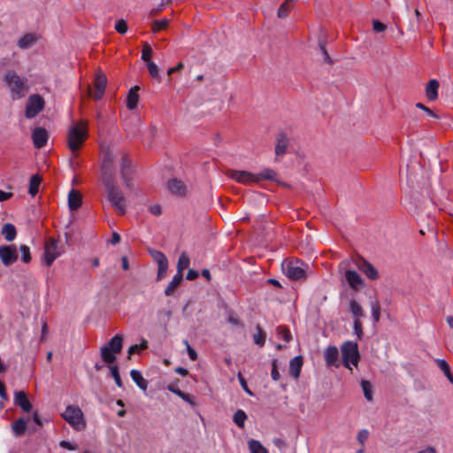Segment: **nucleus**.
Masks as SVG:
<instances>
[{
  "label": "nucleus",
  "mask_w": 453,
  "mask_h": 453,
  "mask_svg": "<svg viewBox=\"0 0 453 453\" xmlns=\"http://www.w3.org/2000/svg\"><path fill=\"white\" fill-rule=\"evenodd\" d=\"M88 137V123L86 120L81 119L73 121L67 132V144L69 150L74 156L76 152L81 148L84 142Z\"/></svg>",
  "instance_id": "1"
},
{
  "label": "nucleus",
  "mask_w": 453,
  "mask_h": 453,
  "mask_svg": "<svg viewBox=\"0 0 453 453\" xmlns=\"http://www.w3.org/2000/svg\"><path fill=\"white\" fill-rule=\"evenodd\" d=\"M4 81L10 90V96L13 101L25 97L29 91L27 78L19 76L12 70L7 71L4 73Z\"/></svg>",
  "instance_id": "2"
},
{
  "label": "nucleus",
  "mask_w": 453,
  "mask_h": 453,
  "mask_svg": "<svg viewBox=\"0 0 453 453\" xmlns=\"http://www.w3.org/2000/svg\"><path fill=\"white\" fill-rule=\"evenodd\" d=\"M107 190L108 200L111 206L121 215L126 213L127 203L123 192L118 187L116 180L103 181Z\"/></svg>",
  "instance_id": "3"
},
{
  "label": "nucleus",
  "mask_w": 453,
  "mask_h": 453,
  "mask_svg": "<svg viewBox=\"0 0 453 453\" xmlns=\"http://www.w3.org/2000/svg\"><path fill=\"white\" fill-rule=\"evenodd\" d=\"M62 418L75 430L82 431L86 427L83 412L75 405H68L61 414Z\"/></svg>",
  "instance_id": "4"
},
{
  "label": "nucleus",
  "mask_w": 453,
  "mask_h": 453,
  "mask_svg": "<svg viewBox=\"0 0 453 453\" xmlns=\"http://www.w3.org/2000/svg\"><path fill=\"white\" fill-rule=\"evenodd\" d=\"M343 365L352 370L351 365L357 367L360 359L358 346L356 342L347 341L341 347Z\"/></svg>",
  "instance_id": "5"
},
{
  "label": "nucleus",
  "mask_w": 453,
  "mask_h": 453,
  "mask_svg": "<svg viewBox=\"0 0 453 453\" xmlns=\"http://www.w3.org/2000/svg\"><path fill=\"white\" fill-rule=\"evenodd\" d=\"M63 252L64 249L59 241L53 237H49L44 242L43 263L47 266H50Z\"/></svg>",
  "instance_id": "6"
},
{
  "label": "nucleus",
  "mask_w": 453,
  "mask_h": 453,
  "mask_svg": "<svg viewBox=\"0 0 453 453\" xmlns=\"http://www.w3.org/2000/svg\"><path fill=\"white\" fill-rule=\"evenodd\" d=\"M308 268V265L300 260L288 261L283 264L285 274L294 280L306 279Z\"/></svg>",
  "instance_id": "7"
},
{
  "label": "nucleus",
  "mask_w": 453,
  "mask_h": 453,
  "mask_svg": "<svg viewBox=\"0 0 453 453\" xmlns=\"http://www.w3.org/2000/svg\"><path fill=\"white\" fill-rule=\"evenodd\" d=\"M45 101L38 94L31 95L27 102L25 115L27 119H33L44 108Z\"/></svg>",
  "instance_id": "8"
},
{
  "label": "nucleus",
  "mask_w": 453,
  "mask_h": 453,
  "mask_svg": "<svg viewBox=\"0 0 453 453\" xmlns=\"http://www.w3.org/2000/svg\"><path fill=\"white\" fill-rule=\"evenodd\" d=\"M349 265L348 261H342L340 264V269L344 271V277L349 286L355 291L361 289L365 286L364 280L354 270L346 269Z\"/></svg>",
  "instance_id": "9"
},
{
  "label": "nucleus",
  "mask_w": 453,
  "mask_h": 453,
  "mask_svg": "<svg viewBox=\"0 0 453 453\" xmlns=\"http://www.w3.org/2000/svg\"><path fill=\"white\" fill-rule=\"evenodd\" d=\"M103 152L104 158L101 166L102 181H105L107 179L109 180H113L115 179L113 174V153L110 148L104 149Z\"/></svg>",
  "instance_id": "10"
},
{
  "label": "nucleus",
  "mask_w": 453,
  "mask_h": 453,
  "mask_svg": "<svg viewBox=\"0 0 453 453\" xmlns=\"http://www.w3.org/2000/svg\"><path fill=\"white\" fill-rule=\"evenodd\" d=\"M226 175L230 179L243 185L257 183V179L255 177V173L248 171L227 170Z\"/></svg>",
  "instance_id": "11"
},
{
  "label": "nucleus",
  "mask_w": 453,
  "mask_h": 453,
  "mask_svg": "<svg viewBox=\"0 0 453 453\" xmlns=\"http://www.w3.org/2000/svg\"><path fill=\"white\" fill-rule=\"evenodd\" d=\"M0 259L5 266L15 263L18 259V250L14 245H4L0 247Z\"/></svg>",
  "instance_id": "12"
},
{
  "label": "nucleus",
  "mask_w": 453,
  "mask_h": 453,
  "mask_svg": "<svg viewBox=\"0 0 453 453\" xmlns=\"http://www.w3.org/2000/svg\"><path fill=\"white\" fill-rule=\"evenodd\" d=\"M355 265L370 280H377L379 273L376 268L366 260L358 258L355 260Z\"/></svg>",
  "instance_id": "13"
},
{
  "label": "nucleus",
  "mask_w": 453,
  "mask_h": 453,
  "mask_svg": "<svg viewBox=\"0 0 453 453\" xmlns=\"http://www.w3.org/2000/svg\"><path fill=\"white\" fill-rule=\"evenodd\" d=\"M106 84H107V78H106L105 74L102 72H98L96 73V76L95 79L96 92L93 95V96L96 100L101 99V97L103 96V95L104 93Z\"/></svg>",
  "instance_id": "14"
},
{
  "label": "nucleus",
  "mask_w": 453,
  "mask_h": 453,
  "mask_svg": "<svg viewBox=\"0 0 453 453\" xmlns=\"http://www.w3.org/2000/svg\"><path fill=\"white\" fill-rule=\"evenodd\" d=\"M34 145L40 149L46 145L48 141L47 131L42 127H36L32 134Z\"/></svg>",
  "instance_id": "15"
},
{
  "label": "nucleus",
  "mask_w": 453,
  "mask_h": 453,
  "mask_svg": "<svg viewBox=\"0 0 453 453\" xmlns=\"http://www.w3.org/2000/svg\"><path fill=\"white\" fill-rule=\"evenodd\" d=\"M14 404L20 407L26 412H29L32 410V404L24 391L15 392Z\"/></svg>",
  "instance_id": "16"
},
{
  "label": "nucleus",
  "mask_w": 453,
  "mask_h": 453,
  "mask_svg": "<svg viewBox=\"0 0 453 453\" xmlns=\"http://www.w3.org/2000/svg\"><path fill=\"white\" fill-rule=\"evenodd\" d=\"M339 357V351L335 346H329L324 351V358L327 366L336 365Z\"/></svg>",
  "instance_id": "17"
},
{
  "label": "nucleus",
  "mask_w": 453,
  "mask_h": 453,
  "mask_svg": "<svg viewBox=\"0 0 453 453\" xmlns=\"http://www.w3.org/2000/svg\"><path fill=\"white\" fill-rule=\"evenodd\" d=\"M167 188L173 195L176 196H183L187 190L183 182L176 179H173L168 181Z\"/></svg>",
  "instance_id": "18"
},
{
  "label": "nucleus",
  "mask_w": 453,
  "mask_h": 453,
  "mask_svg": "<svg viewBox=\"0 0 453 453\" xmlns=\"http://www.w3.org/2000/svg\"><path fill=\"white\" fill-rule=\"evenodd\" d=\"M440 83L437 80H430L426 87V96L428 100L435 101L438 98Z\"/></svg>",
  "instance_id": "19"
},
{
  "label": "nucleus",
  "mask_w": 453,
  "mask_h": 453,
  "mask_svg": "<svg viewBox=\"0 0 453 453\" xmlns=\"http://www.w3.org/2000/svg\"><path fill=\"white\" fill-rule=\"evenodd\" d=\"M303 366V358L302 357H295L290 360L289 363V373L295 378L297 379L300 376L301 368Z\"/></svg>",
  "instance_id": "20"
},
{
  "label": "nucleus",
  "mask_w": 453,
  "mask_h": 453,
  "mask_svg": "<svg viewBox=\"0 0 453 453\" xmlns=\"http://www.w3.org/2000/svg\"><path fill=\"white\" fill-rule=\"evenodd\" d=\"M81 205V196L79 191L72 189L68 194V206L70 210H77Z\"/></svg>",
  "instance_id": "21"
},
{
  "label": "nucleus",
  "mask_w": 453,
  "mask_h": 453,
  "mask_svg": "<svg viewBox=\"0 0 453 453\" xmlns=\"http://www.w3.org/2000/svg\"><path fill=\"white\" fill-rule=\"evenodd\" d=\"M138 90H139V87L134 86L128 92V96H127V107L129 110H134L137 107V104L139 102Z\"/></svg>",
  "instance_id": "22"
},
{
  "label": "nucleus",
  "mask_w": 453,
  "mask_h": 453,
  "mask_svg": "<svg viewBox=\"0 0 453 453\" xmlns=\"http://www.w3.org/2000/svg\"><path fill=\"white\" fill-rule=\"evenodd\" d=\"M37 40L38 37L35 34H27L19 40L18 46L22 50L29 49L37 42Z\"/></svg>",
  "instance_id": "23"
},
{
  "label": "nucleus",
  "mask_w": 453,
  "mask_h": 453,
  "mask_svg": "<svg viewBox=\"0 0 453 453\" xmlns=\"http://www.w3.org/2000/svg\"><path fill=\"white\" fill-rule=\"evenodd\" d=\"M130 376L132 378V380H134V382L143 391H146L147 390V388H148V382L147 380L143 378L142 374L141 373L140 371L138 370H135V369H133L131 370L130 372Z\"/></svg>",
  "instance_id": "24"
},
{
  "label": "nucleus",
  "mask_w": 453,
  "mask_h": 453,
  "mask_svg": "<svg viewBox=\"0 0 453 453\" xmlns=\"http://www.w3.org/2000/svg\"><path fill=\"white\" fill-rule=\"evenodd\" d=\"M182 281V274L176 273L165 289V294L170 296Z\"/></svg>",
  "instance_id": "25"
},
{
  "label": "nucleus",
  "mask_w": 453,
  "mask_h": 453,
  "mask_svg": "<svg viewBox=\"0 0 453 453\" xmlns=\"http://www.w3.org/2000/svg\"><path fill=\"white\" fill-rule=\"evenodd\" d=\"M27 420L24 418H19L12 424V431L16 435L20 436L26 433Z\"/></svg>",
  "instance_id": "26"
},
{
  "label": "nucleus",
  "mask_w": 453,
  "mask_h": 453,
  "mask_svg": "<svg viewBox=\"0 0 453 453\" xmlns=\"http://www.w3.org/2000/svg\"><path fill=\"white\" fill-rule=\"evenodd\" d=\"M122 342L123 337L121 334H116L113 336L105 347H110V349L114 351L116 354L119 353L122 349Z\"/></svg>",
  "instance_id": "27"
},
{
  "label": "nucleus",
  "mask_w": 453,
  "mask_h": 453,
  "mask_svg": "<svg viewBox=\"0 0 453 453\" xmlns=\"http://www.w3.org/2000/svg\"><path fill=\"white\" fill-rule=\"evenodd\" d=\"M2 234L4 236L6 241H13L17 234L15 226L11 223L4 224L2 228Z\"/></svg>",
  "instance_id": "28"
},
{
  "label": "nucleus",
  "mask_w": 453,
  "mask_h": 453,
  "mask_svg": "<svg viewBox=\"0 0 453 453\" xmlns=\"http://www.w3.org/2000/svg\"><path fill=\"white\" fill-rule=\"evenodd\" d=\"M248 448L250 453H268V450L262 443L255 439H250L248 441Z\"/></svg>",
  "instance_id": "29"
},
{
  "label": "nucleus",
  "mask_w": 453,
  "mask_h": 453,
  "mask_svg": "<svg viewBox=\"0 0 453 453\" xmlns=\"http://www.w3.org/2000/svg\"><path fill=\"white\" fill-rule=\"evenodd\" d=\"M115 352L112 351L110 347L103 346L101 348V357L104 362L107 364H112L116 360Z\"/></svg>",
  "instance_id": "30"
},
{
  "label": "nucleus",
  "mask_w": 453,
  "mask_h": 453,
  "mask_svg": "<svg viewBox=\"0 0 453 453\" xmlns=\"http://www.w3.org/2000/svg\"><path fill=\"white\" fill-rule=\"evenodd\" d=\"M168 389L173 392V394L177 395L178 396H180L181 399H183L185 402H187L188 403H189L191 406H196V402L194 401V398L191 395H188V394H186L184 392H182L180 389L179 388H175L173 386H169L168 387Z\"/></svg>",
  "instance_id": "31"
},
{
  "label": "nucleus",
  "mask_w": 453,
  "mask_h": 453,
  "mask_svg": "<svg viewBox=\"0 0 453 453\" xmlns=\"http://www.w3.org/2000/svg\"><path fill=\"white\" fill-rule=\"evenodd\" d=\"M41 182L42 178L38 174H35L31 177L28 190L31 196H35L38 193Z\"/></svg>",
  "instance_id": "32"
},
{
  "label": "nucleus",
  "mask_w": 453,
  "mask_h": 453,
  "mask_svg": "<svg viewBox=\"0 0 453 453\" xmlns=\"http://www.w3.org/2000/svg\"><path fill=\"white\" fill-rule=\"evenodd\" d=\"M190 260L186 252H182L177 263V273L182 274L183 271L188 267Z\"/></svg>",
  "instance_id": "33"
},
{
  "label": "nucleus",
  "mask_w": 453,
  "mask_h": 453,
  "mask_svg": "<svg viewBox=\"0 0 453 453\" xmlns=\"http://www.w3.org/2000/svg\"><path fill=\"white\" fill-rule=\"evenodd\" d=\"M349 310L354 319H360L361 317H364L363 309L361 305L355 300H352L350 302Z\"/></svg>",
  "instance_id": "34"
},
{
  "label": "nucleus",
  "mask_w": 453,
  "mask_h": 453,
  "mask_svg": "<svg viewBox=\"0 0 453 453\" xmlns=\"http://www.w3.org/2000/svg\"><path fill=\"white\" fill-rule=\"evenodd\" d=\"M288 145V141L285 136H280L278 138V142L275 147V153L278 156L283 155L286 152L287 147Z\"/></svg>",
  "instance_id": "35"
},
{
  "label": "nucleus",
  "mask_w": 453,
  "mask_h": 453,
  "mask_svg": "<svg viewBox=\"0 0 453 453\" xmlns=\"http://www.w3.org/2000/svg\"><path fill=\"white\" fill-rule=\"evenodd\" d=\"M255 177H257V182L265 180H274L276 177V173L272 169H265L255 174Z\"/></svg>",
  "instance_id": "36"
},
{
  "label": "nucleus",
  "mask_w": 453,
  "mask_h": 453,
  "mask_svg": "<svg viewBox=\"0 0 453 453\" xmlns=\"http://www.w3.org/2000/svg\"><path fill=\"white\" fill-rule=\"evenodd\" d=\"M170 20L168 19H162L160 20H154L151 25L153 33H157L161 30L165 29L169 25Z\"/></svg>",
  "instance_id": "37"
},
{
  "label": "nucleus",
  "mask_w": 453,
  "mask_h": 453,
  "mask_svg": "<svg viewBox=\"0 0 453 453\" xmlns=\"http://www.w3.org/2000/svg\"><path fill=\"white\" fill-rule=\"evenodd\" d=\"M436 363L438 365V367L444 372L445 376L448 378V380L453 383V377L449 371V366L448 363L443 359H437Z\"/></svg>",
  "instance_id": "38"
},
{
  "label": "nucleus",
  "mask_w": 453,
  "mask_h": 453,
  "mask_svg": "<svg viewBox=\"0 0 453 453\" xmlns=\"http://www.w3.org/2000/svg\"><path fill=\"white\" fill-rule=\"evenodd\" d=\"M247 415L242 410H238L234 414V422L241 428L244 427Z\"/></svg>",
  "instance_id": "39"
},
{
  "label": "nucleus",
  "mask_w": 453,
  "mask_h": 453,
  "mask_svg": "<svg viewBox=\"0 0 453 453\" xmlns=\"http://www.w3.org/2000/svg\"><path fill=\"white\" fill-rule=\"evenodd\" d=\"M147 348L148 342L145 339H142L140 344L132 345L128 349V358H130L133 354L138 353L139 351L146 349Z\"/></svg>",
  "instance_id": "40"
},
{
  "label": "nucleus",
  "mask_w": 453,
  "mask_h": 453,
  "mask_svg": "<svg viewBox=\"0 0 453 453\" xmlns=\"http://www.w3.org/2000/svg\"><path fill=\"white\" fill-rule=\"evenodd\" d=\"M172 2L173 0H163L159 4H157L150 10V16H157L167 6H169L172 4Z\"/></svg>",
  "instance_id": "41"
},
{
  "label": "nucleus",
  "mask_w": 453,
  "mask_h": 453,
  "mask_svg": "<svg viewBox=\"0 0 453 453\" xmlns=\"http://www.w3.org/2000/svg\"><path fill=\"white\" fill-rule=\"evenodd\" d=\"M150 256L153 257V259L157 262V265L167 263L168 260L166 257L159 250H150Z\"/></svg>",
  "instance_id": "42"
},
{
  "label": "nucleus",
  "mask_w": 453,
  "mask_h": 453,
  "mask_svg": "<svg viewBox=\"0 0 453 453\" xmlns=\"http://www.w3.org/2000/svg\"><path fill=\"white\" fill-rule=\"evenodd\" d=\"M361 387L365 395V397L367 401L372 400V387L371 383L367 380H362Z\"/></svg>",
  "instance_id": "43"
},
{
  "label": "nucleus",
  "mask_w": 453,
  "mask_h": 453,
  "mask_svg": "<svg viewBox=\"0 0 453 453\" xmlns=\"http://www.w3.org/2000/svg\"><path fill=\"white\" fill-rule=\"evenodd\" d=\"M257 333L253 335L254 342L259 346H264L265 342L266 334L261 329L260 326H257Z\"/></svg>",
  "instance_id": "44"
},
{
  "label": "nucleus",
  "mask_w": 453,
  "mask_h": 453,
  "mask_svg": "<svg viewBox=\"0 0 453 453\" xmlns=\"http://www.w3.org/2000/svg\"><path fill=\"white\" fill-rule=\"evenodd\" d=\"M372 316L375 323L379 322L380 319V305L378 302H373L371 304Z\"/></svg>",
  "instance_id": "45"
},
{
  "label": "nucleus",
  "mask_w": 453,
  "mask_h": 453,
  "mask_svg": "<svg viewBox=\"0 0 453 453\" xmlns=\"http://www.w3.org/2000/svg\"><path fill=\"white\" fill-rule=\"evenodd\" d=\"M20 252H21V260L22 262L27 264L31 261V253H30V249L28 246L27 245H21L20 248Z\"/></svg>",
  "instance_id": "46"
},
{
  "label": "nucleus",
  "mask_w": 453,
  "mask_h": 453,
  "mask_svg": "<svg viewBox=\"0 0 453 453\" xmlns=\"http://www.w3.org/2000/svg\"><path fill=\"white\" fill-rule=\"evenodd\" d=\"M152 56V49L151 47L150 46V44H148L147 42H145L143 44V49H142V59L148 63V61H151L150 60V57Z\"/></svg>",
  "instance_id": "47"
},
{
  "label": "nucleus",
  "mask_w": 453,
  "mask_h": 453,
  "mask_svg": "<svg viewBox=\"0 0 453 453\" xmlns=\"http://www.w3.org/2000/svg\"><path fill=\"white\" fill-rule=\"evenodd\" d=\"M110 371H111V376L113 377V379L115 380L116 385L119 388H122V381L120 379L118 366L117 365L110 366Z\"/></svg>",
  "instance_id": "48"
},
{
  "label": "nucleus",
  "mask_w": 453,
  "mask_h": 453,
  "mask_svg": "<svg viewBox=\"0 0 453 453\" xmlns=\"http://www.w3.org/2000/svg\"><path fill=\"white\" fill-rule=\"evenodd\" d=\"M147 67H148V71H149L150 74L153 78H157V79L160 78L158 67L153 61H148Z\"/></svg>",
  "instance_id": "49"
},
{
  "label": "nucleus",
  "mask_w": 453,
  "mask_h": 453,
  "mask_svg": "<svg viewBox=\"0 0 453 453\" xmlns=\"http://www.w3.org/2000/svg\"><path fill=\"white\" fill-rule=\"evenodd\" d=\"M290 9V4L288 3V1H284V3L280 6L278 10V17L280 19L286 18L288 11Z\"/></svg>",
  "instance_id": "50"
},
{
  "label": "nucleus",
  "mask_w": 453,
  "mask_h": 453,
  "mask_svg": "<svg viewBox=\"0 0 453 453\" xmlns=\"http://www.w3.org/2000/svg\"><path fill=\"white\" fill-rule=\"evenodd\" d=\"M115 29L119 34H126L127 31V24L124 19H119L115 24Z\"/></svg>",
  "instance_id": "51"
},
{
  "label": "nucleus",
  "mask_w": 453,
  "mask_h": 453,
  "mask_svg": "<svg viewBox=\"0 0 453 453\" xmlns=\"http://www.w3.org/2000/svg\"><path fill=\"white\" fill-rule=\"evenodd\" d=\"M277 333H278V335L281 339H283L285 342L290 341V339H291L290 332L288 330H287L286 328L280 326L277 328Z\"/></svg>",
  "instance_id": "52"
},
{
  "label": "nucleus",
  "mask_w": 453,
  "mask_h": 453,
  "mask_svg": "<svg viewBox=\"0 0 453 453\" xmlns=\"http://www.w3.org/2000/svg\"><path fill=\"white\" fill-rule=\"evenodd\" d=\"M369 436V433L367 430L363 429L360 430L357 434V441L364 446L365 442L366 441L367 438Z\"/></svg>",
  "instance_id": "53"
},
{
  "label": "nucleus",
  "mask_w": 453,
  "mask_h": 453,
  "mask_svg": "<svg viewBox=\"0 0 453 453\" xmlns=\"http://www.w3.org/2000/svg\"><path fill=\"white\" fill-rule=\"evenodd\" d=\"M277 360L274 359L272 363V372H271V376H272V379L275 381L279 380L280 378V372L278 371V366H277Z\"/></svg>",
  "instance_id": "54"
},
{
  "label": "nucleus",
  "mask_w": 453,
  "mask_h": 453,
  "mask_svg": "<svg viewBox=\"0 0 453 453\" xmlns=\"http://www.w3.org/2000/svg\"><path fill=\"white\" fill-rule=\"evenodd\" d=\"M184 344L187 346V351L189 358L193 361H196L197 359L196 351L189 345L188 341H184Z\"/></svg>",
  "instance_id": "55"
},
{
  "label": "nucleus",
  "mask_w": 453,
  "mask_h": 453,
  "mask_svg": "<svg viewBox=\"0 0 453 453\" xmlns=\"http://www.w3.org/2000/svg\"><path fill=\"white\" fill-rule=\"evenodd\" d=\"M158 267V271H157V279L158 280H161L163 279L165 274H166V272H167V268H168V262L167 263H165V264H162V265H157Z\"/></svg>",
  "instance_id": "56"
},
{
  "label": "nucleus",
  "mask_w": 453,
  "mask_h": 453,
  "mask_svg": "<svg viewBox=\"0 0 453 453\" xmlns=\"http://www.w3.org/2000/svg\"><path fill=\"white\" fill-rule=\"evenodd\" d=\"M354 331L357 336L361 339L363 335V329H362V324L360 322V319H354Z\"/></svg>",
  "instance_id": "57"
},
{
  "label": "nucleus",
  "mask_w": 453,
  "mask_h": 453,
  "mask_svg": "<svg viewBox=\"0 0 453 453\" xmlns=\"http://www.w3.org/2000/svg\"><path fill=\"white\" fill-rule=\"evenodd\" d=\"M386 26L379 20L372 21V29L376 33H380L386 30Z\"/></svg>",
  "instance_id": "58"
},
{
  "label": "nucleus",
  "mask_w": 453,
  "mask_h": 453,
  "mask_svg": "<svg viewBox=\"0 0 453 453\" xmlns=\"http://www.w3.org/2000/svg\"><path fill=\"white\" fill-rule=\"evenodd\" d=\"M238 380H239V381H240V384H241V386H242V389H243V390H244L248 395H253V394H252V392H251V391L250 390V388H248L247 382H246L245 379L243 378V376H242L241 373H239V374H238Z\"/></svg>",
  "instance_id": "59"
},
{
  "label": "nucleus",
  "mask_w": 453,
  "mask_h": 453,
  "mask_svg": "<svg viewBox=\"0 0 453 453\" xmlns=\"http://www.w3.org/2000/svg\"><path fill=\"white\" fill-rule=\"evenodd\" d=\"M149 211L155 216H158L161 214V206L159 204H153L149 207Z\"/></svg>",
  "instance_id": "60"
},
{
  "label": "nucleus",
  "mask_w": 453,
  "mask_h": 453,
  "mask_svg": "<svg viewBox=\"0 0 453 453\" xmlns=\"http://www.w3.org/2000/svg\"><path fill=\"white\" fill-rule=\"evenodd\" d=\"M416 107L420 109V110H423L425 112H426L429 116L431 117H434V118H437V115L434 114L429 108H427L426 106H425L423 104L421 103H418L416 104Z\"/></svg>",
  "instance_id": "61"
},
{
  "label": "nucleus",
  "mask_w": 453,
  "mask_h": 453,
  "mask_svg": "<svg viewBox=\"0 0 453 453\" xmlns=\"http://www.w3.org/2000/svg\"><path fill=\"white\" fill-rule=\"evenodd\" d=\"M60 446L62 448L69 449V450H75L77 449V446L73 445V443H71L67 441H62L60 442Z\"/></svg>",
  "instance_id": "62"
},
{
  "label": "nucleus",
  "mask_w": 453,
  "mask_h": 453,
  "mask_svg": "<svg viewBox=\"0 0 453 453\" xmlns=\"http://www.w3.org/2000/svg\"><path fill=\"white\" fill-rule=\"evenodd\" d=\"M199 273L196 270H193V269H189L188 273H187V280H196L197 277H198Z\"/></svg>",
  "instance_id": "63"
},
{
  "label": "nucleus",
  "mask_w": 453,
  "mask_h": 453,
  "mask_svg": "<svg viewBox=\"0 0 453 453\" xmlns=\"http://www.w3.org/2000/svg\"><path fill=\"white\" fill-rule=\"evenodd\" d=\"M183 68V63L180 62L176 66L168 69L167 74L172 75L173 73L178 72Z\"/></svg>",
  "instance_id": "64"
}]
</instances>
